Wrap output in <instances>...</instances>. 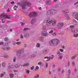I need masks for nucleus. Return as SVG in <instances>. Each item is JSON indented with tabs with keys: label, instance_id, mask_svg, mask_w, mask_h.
<instances>
[{
	"label": "nucleus",
	"instance_id": "c756f323",
	"mask_svg": "<svg viewBox=\"0 0 78 78\" xmlns=\"http://www.w3.org/2000/svg\"><path fill=\"white\" fill-rule=\"evenodd\" d=\"M41 46V44L39 43H37V45H36L37 47L38 48H39Z\"/></svg>",
	"mask_w": 78,
	"mask_h": 78
},
{
	"label": "nucleus",
	"instance_id": "6e6552de",
	"mask_svg": "<svg viewBox=\"0 0 78 78\" xmlns=\"http://www.w3.org/2000/svg\"><path fill=\"white\" fill-rule=\"evenodd\" d=\"M57 11L56 10L51 9V15H55Z\"/></svg>",
	"mask_w": 78,
	"mask_h": 78
},
{
	"label": "nucleus",
	"instance_id": "de8ad7c7",
	"mask_svg": "<svg viewBox=\"0 0 78 78\" xmlns=\"http://www.w3.org/2000/svg\"><path fill=\"white\" fill-rule=\"evenodd\" d=\"M75 62L73 61L72 63V65L73 66H75Z\"/></svg>",
	"mask_w": 78,
	"mask_h": 78
},
{
	"label": "nucleus",
	"instance_id": "3c124183",
	"mask_svg": "<svg viewBox=\"0 0 78 78\" xmlns=\"http://www.w3.org/2000/svg\"><path fill=\"white\" fill-rule=\"evenodd\" d=\"M25 23H23V22L21 23V25L22 26H23V25H25Z\"/></svg>",
	"mask_w": 78,
	"mask_h": 78
},
{
	"label": "nucleus",
	"instance_id": "2eb2a0df",
	"mask_svg": "<svg viewBox=\"0 0 78 78\" xmlns=\"http://www.w3.org/2000/svg\"><path fill=\"white\" fill-rule=\"evenodd\" d=\"M48 49H46L44 50L43 51V54H47V53H48Z\"/></svg>",
	"mask_w": 78,
	"mask_h": 78
},
{
	"label": "nucleus",
	"instance_id": "37998d69",
	"mask_svg": "<svg viewBox=\"0 0 78 78\" xmlns=\"http://www.w3.org/2000/svg\"><path fill=\"white\" fill-rule=\"evenodd\" d=\"M30 65V64L29 63H25V66H28Z\"/></svg>",
	"mask_w": 78,
	"mask_h": 78
},
{
	"label": "nucleus",
	"instance_id": "dca6fc26",
	"mask_svg": "<svg viewBox=\"0 0 78 78\" xmlns=\"http://www.w3.org/2000/svg\"><path fill=\"white\" fill-rule=\"evenodd\" d=\"M39 40L41 42H43L44 40V37H39Z\"/></svg>",
	"mask_w": 78,
	"mask_h": 78
},
{
	"label": "nucleus",
	"instance_id": "cd10ccee",
	"mask_svg": "<svg viewBox=\"0 0 78 78\" xmlns=\"http://www.w3.org/2000/svg\"><path fill=\"white\" fill-rule=\"evenodd\" d=\"M63 12H66V13H69V10H66L65 11H63Z\"/></svg>",
	"mask_w": 78,
	"mask_h": 78
},
{
	"label": "nucleus",
	"instance_id": "f704fd0d",
	"mask_svg": "<svg viewBox=\"0 0 78 78\" xmlns=\"http://www.w3.org/2000/svg\"><path fill=\"white\" fill-rule=\"evenodd\" d=\"M17 59V57H14L13 58V61L14 62H16V61Z\"/></svg>",
	"mask_w": 78,
	"mask_h": 78
},
{
	"label": "nucleus",
	"instance_id": "49530a36",
	"mask_svg": "<svg viewBox=\"0 0 78 78\" xmlns=\"http://www.w3.org/2000/svg\"><path fill=\"white\" fill-rule=\"evenodd\" d=\"M39 74H37V76H35L34 77V78H38L39 77Z\"/></svg>",
	"mask_w": 78,
	"mask_h": 78
},
{
	"label": "nucleus",
	"instance_id": "7c9ffc66",
	"mask_svg": "<svg viewBox=\"0 0 78 78\" xmlns=\"http://www.w3.org/2000/svg\"><path fill=\"white\" fill-rule=\"evenodd\" d=\"M17 8H18V6H16V5H15L14 6L13 8H14V10H16H16H17Z\"/></svg>",
	"mask_w": 78,
	"mask_h": 78
},
{
	"label": "nucleus",
	"instance_id": "412c9836",
	"mask_svg": "<svg viewBox=\"0 0 78 78\" xmlns=\"http://www.w3.org/2000/svg\"><path fill=\"white\" fill-rule=\"evenodd\" d=\"M5 74L6 73L5 72L2 73L1 74V78H2V77H3V76H4V75H5Z\"/></svg>",
	"mask_w": 78,
	"mask_h": 78
},
{
	"label": "nucleus",
	"instance_id": "052dcab7",
	"mask_svg": "<svg viewBox=\"0 0 78 78\" xmlns=\"http://www.w3.org/2000/svg\"><path fill=\"white\" fill-rule=\"evenodd\" d=\"M13 44L14 45H15L16 44V42H13Z\"/></svg>",
	"mask_w": 78,
	"mask_h": 78
},
{
	"label": "nucleus",
	"instance_id": "ddd939ff",
	"mask_svg": "<svg viewBox=\"0 0 78 78\" xmlns=\"http://www.w3.org/2000/svg\"><path fill=\"white\" fill-rule=\"evenodd\" d=\"M46 15H47L48 17L49 16H50L51 15V10H48L46 13Z\"/></svg>",
	"mask_w": 78,
	"mask_h": 78
},
{
	"label": "nucleus",
	"instance_id": "680f3d73",
	"mask_svg": "<svg viewBox=\"0 0 78 78\" xmlns=\"http://www.w3.org/2000/svg\"><path fill=\"white\" fill-rule=\"evenodd\" d=\"M46 67H48V63H46L45 64Z\"/></svg>",
	"mask_w": 78,
	"mask_h": 78
},
{
	"label": "nucleus",
	"instance_id": "c85d7f7f",
	"mask_svg": "<svg viewBox=\"0 0 78 78\" xmlns=\"http://www.w3.org/2000/svg\"><path fill=\"white\" fill-rule=\"evenodd\" d=\"M15 66L17 68V67H19V66H20V65L19 64V63H17L15 65Z\"/></svg>",
	"mask_w": 78,
	"mask_h": 78
},
{
	"label": "nucleus",
	"instance_id": "5701e85b",
	"mask_svg": "<svg viewBox=\"0 0 78 78\" xmlns=\"http://www.w3.org/2000/svg\"><path fill=\"white\" fill-rule=\"evenodd\" d=\"M30 35V34H28V33H26V34H25V35H24V36L25 37H26V38H28V37H29V35Z\"/></svg>",
	"mask_w": 78,
	"mask_h": 78
},
{
	"label": "nucleus",
	"instance_id": "6e6d98bb",
	"mask_svg": "<svg viewBox=\"0 0 78 78\" xmlns=\"http://www.w3.org/2000/svg\"><path fill=\"white\" fill-rule=\"evenodd\" d=\"M49 74L50 75H51V71H49Z\"/></svg>",
	"mask_w": 78,
	"mask_h": 78
},
{
	"label": "nucleus",
	"instance_id": "393cba45",
	"mask_svg": "<svg viewBox=\"0 0 78 78\" xmlns=\"http://www.w3.org/2000/svg\"><path fill=\"white\" fill-rule=\"evenodd\" d=\"M35 56H36V55L34 54H32L30 56V58H34V57H35Z\"/></svg>",
	"mask_w": 78,
	"mask_h": 78
},
{
	"label": "nucleus",
	"instance_id": "9d476101",
	"mask_svg": "<svg viewBox=\"0 0 78 78\" xmlns=\"http://www.w3.org/2000/svg\"><path fill=\"white\" fill-rule=\"evenodd\" d=\"M73 16L76 18H77L78 16V12H74L73 14Z\"/></svg>",
	"mask_w": 78,
	"mask_h": 78
},
{
	"label": "nucleus",
	"instance_id": "338daca9",
	"mask_svg": "<svg viewBox=\"0 0 78 78\" xmlns=\"http://www.w3.org/2000/svg\"><path fill=\"white\" fill-rule=\"evenodd\" d=\"M24 66H25V64H24L23 65H21V67H24Z\"/></svg>",
	"mask_w": 78,
	"mask_h": 78
},
{
	"label": "nucleus",
	"instance_id": "4c0bfd02",
	"mask_svg": "<svg viewBox=\"0 0 78 78\" xmlns=\"http://www.w3.org/2000/svg\"><path fill=\"white\" fill-rule=\"evenodd\" d=\"M53 6H54L53 7L54 8H57V7H58V6H57V5H54Z\"/></svg>",
	"mask_w": 78,
	"mask_h": 78
},
{
	"label": "nucleus",
	"instance_id": "aec40b11",
	"mask_svg": "<svg viewBox=\"0 0 78 78\" xmlns=\"http://www.w3.org/2000/svg\"><path fill=\"white\" fill-rule=\"evenodd\" d=\"M51 1L50 0H48L47 2H46V4L47 5H50V4H51Z\"/></svg>",
	"mask_w": 78,
	"mask_h": 78
},
{
	"label": "nucleus",
	"instance_id": "864d4df0",
	"mask_svg": "<svg viewBox=\"0 0 78 78\" xmlns=\"http://www.w3.org/2000/svg\"><path fill=\"white\" fill-rule=\"evenodd\" d=\"M55 24H56V22H55L53 23H52V26H54V25H55Z\"/></svg>",
	"mask_w": 78,
	"mask_h": 78
},
{
	"label": "nucleus",
	"instance_id": "39448f33",
	"mask_svg": "<svg viewBox=\"0 0 78 78\" xmlns=\"http://www.w3.org/2000/svg\"><path fill=\"white\" fill-rule=\"evenodd\" d=\"M12 17L11 15H6L5 14H1L0 16V19H9Z\"/></svg>",
	"mask_w": 78,
	"mask_h": 78
},
{
	"label": "nucleus",
	"instance_id": "f257e3e1",
	"mask_svg": "<svg viewBox=\"0 0 78 78\" xmlns=\"http://www.w3.org/2000/svg\"><path fill=\"white\" fill-rule=\"evenodd\" d=\"M60 43L59 40L57 39H54L50 40L49 44L50 46H57Z\"/></svg>",
	"mask_w": 78,
	"mask_h": 78
},
{
	"label": "nucleus",
	"instance_id": "f03ea898",
	"mask_svg": "<svg viewBox=\"0 0 78 78\" xmlns=\"http://www.w3.org/2000/svg\"><path fill=\"white\" fill-rule=\"evenodd\" d=\"M26 5H27L28 6H31V4L30 3V2H28V1H26L21 2L20 6L22 7L23 9H25L26 8Z\"/></svg>",
	"mask_w": 78,
	"mask_h": 78
},
{
	"label": "nucleus",
	"instance_id": "473e14b6",
	"mask_svg": "<svg viewBox=\"0 0 78 78\" xmlns=\"http://www.w3.org/2000/svg\"><path fill=\"white\" fill-rule=\"evenodd\" d=\"M4 40L5 41H8L9 40V39H8V38L6 37L4 38Z\"/></svg>",
	"mask_w": 78,
	"mask_h": 78
},
{
	"label": "nucleus",
	"instance_id": "b1692460",
	"mask_svg": "<svg viewBox=\"0 0 78 78\" xmlns=\"http://www.w3.org/2000/svg\"><path fill=\"white\" fill-rule=\"evenodd\" d=\"M65 17H66L67 19H70V17H69V16L68 14H65Z\"/></svg>",
	"mask_w": 78,
	"mask_h": 78
},
{
	"label": "nucleus",
	"instance_id": "a18cd8bd",
	"mask_svg": "<svg viewBox=\"0 0 78 78\" xmlns=\"http://www.w3.org/2000/svg\"><path fill=\"white\" fill-rule=\"evenodd\" d=\"M34 68V66H32L30 68V69H31V70H33Z\"/></svg>",
	"mask_w": 78,
	"mask_h": 78
},
{
	"label": "nucleus",
	"instance_id": "20e7f679",
	"mask_svg": "<svg viewBox=\"0 0 78 78\" xmlns=\"http://www.w3.org/2000/svg\"><path fill=\"white\" fill-rule=\"evenodd\" d=\"M23 52H24V49L22 48L19 50L18 53L17 54V55L19 59H22L23 58Z\"/></svg>",
	"mask_w": 78,
	"mask_h": 78
},
{
	"label": "nucleus",
	"instance_id": "13d9d810",
	"mask_svg": "<svg viewBox=\"0 0 78 78\" xmlns=\"http://www.w3.org/2000/svg\"><path fill=\"white\" fill-rule=\"evenodd\" d=\"M62 53H60V54H59L58 56H62Z\"/></svg>",
	"mask_w": 78,
	"mask_h": 78
},
{
	"label": "nucleus",
	"instance_id": "f8f14e48",
	"mask_svg": "<svg viewBox=\"0 0 78 78\" xmlns=\"http://www.w3.org/2000/svg\"><path fill=\"white\" fill-rule=\"evenodd\" d=\"M71 31L73 33H76L78 32V30L77 29L73 28L71 30Z\"/></svg>",
	"mask_w": 78,
	"mask_h": 78
},
{
	"label": "nucleus",
	"instance_id": "1a4fd4ad",
	"mask_svg": "<svg viewBox=\"0 0 78 78\" xmlns=\"http://www.w3.org/2000/svg\"><path fill=\"white\" fill-rule=\"evenodd\" d=\"M42 34L43 35V36H48V33L45 30H43L42 32Z\"/></svg>",
	"mask_w": 78,
	"mask_h": 78
},
{
	"label": "nucleus",
	"instance_id": "4be33fe9",
	"mask_svg": "<svg viewBox=\"0 0 78 78\" xmlns=\"http://www.w3.org/2000/svg\"><path fill=\"white\" fill-rule=\"evenodd\" d=\"M11 44V42L10 41H8L7 43H6L5 44V46H8L9 44Z\"/></svg>",
	"mask_w": 78,
	"mask_h": 78
},
{
	"label": "nucleus",
	"instance_id": "bf43d9fd",
	"mask_svg": "<svg viewBox=\"0 0 78 78\" xmlns=\"http://www.w3.org/2000/svg\"><path fill=\"white\" fill-rule=\"evenodd\" d=\"M74 72L75 73H76V72H77V69H75Z\"/></svg>",
	"mask_w": 78,
	"mask_h": 78
},
{
	"label": "nucleus",
	"instance_id": "ea45409f",
	"mask_svg": "<svg viewBox=\"0 0 78 78\" xmlns=\"http://www.w3.org/2000/svg\"><path fill=\"white\" fill-rule=\"evenodd\" d=\"M46 29V26H44L43 27V30H45Z\"/></svg>",
	"mask_w": 78,
	"mask_h": 78
},
{
	"label": "nucleus",
	"instance_id": "f3484780",
	"mask_svg": "<svg viewBox=\"0 0 78 78\" xmlns=\"http://www.w3.org/2000/svg\"><path fill=\"white\" fill-rule=\"evenodd\" d=\"M14 67V65L12 64H11L8 66V68L9 69H12Z\"/></svg>",
	"mask_w": 78,
	"mask_h": 78
},
{
	"label": "nucleus",
	"instance_id": "a19ab883",
	"mask_svg": "<svg viewBox=\"0 0 78 78\" xmlns=\"http://www.w3.org/2000/svg\"><path fill=\"white\" fill-rule=\"evenodd\" d=\"M4 57H5V58H7L8 57V56L7 55H4Z\"/></svg>",
	"mask_w": 78,
	"mask_h": 78
},
{
	"label": "nucleus",
	"instance_id": "e2e57ef3",
	"mask_svg": "<svg viewBox=\"0 0 78 78\" xmlns=\"http://www.w3.org/2000/svg\"><path fill=\"white\" fill-rule=\"evenodd\" d=\"M58 71L59 72H61V68H58Z\"/></svg>",
	"mask_w": 78,
	"mask_h": 78
},
{
	"label": "nucleus",
	"instance_id": "79ce46f5",
	"mask_svg": "<svg viewBox=\"0 0 78 78\" xmlns=\"http://www.w3.org/2000/svg\"><path fill=\"white\" fill-rule=\"evenodd\" d=\"M39 67L38 66H37L36 67V69H35V71H36L37 70L39 69ZM37 69V70H36Z\"/></svg>",
	"mask_w": 78,
	"mask_h": 78
},
{
	"label": "nucleus",
	"instance_id": "09e8293b",
	"mask_svg": "<svg viewBox=\"0 0 78 78\" xmlns=\"http://www.w3.org/2000/svg\"><path fill=\"white\" fill-rule=\"evenodd\" d=\"M20 38H21V39H23V36L22 34L21 35Z\"/></svg>",
	"mask_w": 78,
	"mask_h": 78
},
{
	"label": "nucleus",
	"instance_id": "6ab92c4d",
	"mask_svg": "<svg viewBox=\"0 0 78 78\" xmlns=\"http://www.w3.org/2000/svg\"><path fill=\"white\" fill-rule=\"evenodd\" d=\"M36 22V19H33L31 21V23L32 24H33L34 23H35Z\"/></svg>",
	"mask_w": 78,
	"mask_h": 78
},
{
	"label": "nucleus",
	"instance_id": "bb28decb",
	"mask_svg": "<svg viewBox=\"0 0 78 78\" xmlns=\"http://www.w3.org/2000/svg\"><path fill=\"white\" fill-rule=\"evenodd\" d=\"M10 77V78H13L14 75L12 73H10L9 74Z\"/></svg>",
	"mask_w": 78,
	"mask_h": 78
},
{
	"label": "nucleus",
	"instance_id": "0e129e2a",
	"mask_svg": "<svg viewBox=\"0 0 78 78\" xmlns=\"http://www.w3.org/2000/svg\"><path fill=\"white\" fill-rule=\"evenodd\" d=\"M3 42H0V45H3Z\"/></svg>",
	"mask_w": 78,
	"mask_h": 78
},
{
	"label": "nucleus",
	"instance_id": "a211bd4d",
	"mask_svg": "<svg viewBox=\"0 0 78 78\" xmlns=\"http://www.w3.org/2000/svg\"><path fill=\"white\" fill-rule=\"evenodd\" d=\"M78 54H76L74 56H73L72 57H71V59H74L78 56Z\"/></svg>",
	"mask_w": 78,
	"mask_h": 78
},
{
	"label": "nucleus",
	"instance_id": "2f4dec72",
	"mask_svg": "<svg viewBox=\"0 0 78 78\" xmlns=\"http://www.w3.org/2000/svg\"><path fill=\"white\" fill-rule=\"evenodd\" d=\"M29 30V29L28 28H25L24 30V31H28V30Z\"/></svg>",
	"mask_w": 78,
	"mask_h": 78
},
{
	"label": "nucleus",
	"instance_id": "423d86ee",
	"mask_svg": "<svg viewBox=\"0 0 78 78\" xmlns=\"http://www.w3.org/2000/svg\"><path fill=\"white\" fill-rule=\"evenodd\" d=\"M44 22H47V25H49L51 23H53V22H54V20L50 19L49 18H46L44 21Z\"/></svg>",
	"mask_w": 78,
	"mask_h": 78
},
{
	"label": "nucleus",
	"instance_id": "c9c22d12",
	"mask_svg": "<svg viewBox=\"0 0 78 78\" xmlns=\"http://www.w3.org/2000/svg\"><path fill=\"white\" fill-rule=\"evenodd\" d=\"M42 62H40L38 63V65H42Z\"/></svg>",
	"mask_w": 78,
	"mask_h": 78
},
{
	"label": "nucleus",
	"instance_id": "603ef678",
	"mask_svg": "<svg viewBox=\"0 0 78 78\" xmlns=\"http://www.w3.org/2000/svg\"><path fill=\"white\" fill-rule=\"evenodd\" d=\"M52 35L53 36H56V33L55 32H54L53 34H52Z\"/></svg>",
	"mask_w": 78,
	"mask_h": 78
},
{
	"label": "nucleus",
	"instance_id": "9b49d317",
	"mask_svg": "<svg viewBox=\"0 0 78 78\" xmlns=\"http://www.w3.org/2000/svg\"><path fill=\"white\" fill-rule=\"evenodd\" d=\"M11 48L10 47H6V48H5L4 47H2V50H4L5 51H8V50H9Z\"/></svg>",
	"mask_w": 78,
	"mask_h": 78
},
{
	"label": "nucleus",
	"instance_id": "72a5a7b5",
	"mask_svg": "<svg viewBox=\"0 0 78 78\" xmlns=\"http://www.w3.org/2000/svg\"><path fill=\"white\" fill-rule=\"evenodd\" d=\"M74 36L75 37H77L78 36V34H74Z\"/></svg>",
	"mask_w": 78,
	"mask_h": 78
},
{
	"label": "nucleus",
	"instance_id": "58836bf2",
	"mask_svg": "<svg viewBox=\"0 0 78 78\" xmlns=\"http://www.w3.org/2000/svg\"><path fill=\"white\" fill-rule=\"evenodd\" d=\"M21 44V43L20 42H18L16 43L17 45H20Z\"/></svg>",
	"mask_w": 78,
	"mask_h": 78
},
{
	"label": "nucleus",
	"instance_id": "c03bdc74",
	"mask_svg": "<svg viewBox=\"0 0 78 78\" xmlns=\"http://www.w3.org/2000/svg\"><path fill=\"white\" fill-rule=\"evenodd\" d=\"M1 20L2 21V23H5V20H4L3 19H2Z\"/></svg>",
	"mask_w": 78,
	"mask_h": 78
},
{
	"label": "nucleus",
	"instance_id": "774afa93",
	"mask_svg": "<svg viewBox=\"0 0 78 78\" xmlns=\"http://www.w3.org/2000/svg\"><path fill=\"white\" fill-rule=\"evenodd\" d=\"M14 72H15V73H16V72H17L18 71L17 70H14Z\"/></svg>",
	"mask_w": 78,
	"mask_h": 78
},
{
	"label": "nucleus",
	"instance_id": "7ed1b4c3",
	"mask_svg": "<svg viewBox=\"0 0 78 78\" xmlns=\"http://www.w3.org/2000/svg\"><path fill=\"white\" fill-rule=\"evenodd\" d=\"M23 52H24V49L22 48L19 50L18 53L17 54V55L19 59H22L23 58Z\"/></svg>",
	"mask_w": 78,
	"mask_h": 78
},
{
	"label": "nucleus",
	"instance_id": "4d7b16f0",
	"mask_svg": "<svg viewBox=\"0 0 78 78\" xmlns=\"http://www.w3.org/2000/svg\"><path fill=\"white\" fill-rule=\"evenodd\" d=\"M75 27V26H73V25H71L70 26V27L71 28H73V27Z\"/></svg>",
	"mask_w": 78,
	"mask_h": 78
},
{
	"label": "nucleus",
	"instance_id": "0eeeda50",
	"mask_svg": "<svg viewBox=\"0 0 78 78\" xmlns=\"http://www.w3.org/2000/svg\"><path fill=\"white\" fill-rule=\"evenodd\" d=\"M37 16V13L35 12H33L30 13L29 14V16L30 18H34Z\"/></svg>",
	"mask_w": 78,
	"mask_h": 78
},
{
	"label": "nucleus",
	"instance_id": "5fc2aeb1",
	"mask_svg": "<svg viewBox=\"0 0 78 78\" xmlns=\"http://www.w3.org/2000/svg\"><path fill=\"white\" fill-rule=\"evenodd\" d=\"M63 57V56H60V59H62V57Z\"/></svg>",
	"mask_w": 78,
	"mask_h": 78
},
{
	"label": "nucleus",
	"instance_id": "a878e982",
	"mask_svg": "<svg viewBox=\"0 0 78 78\" xmlns=\"http://www.w3.org/2000/svg\"><path fill=\"white\" fill-rule=\"evenodd\" d=\"M25 71H26V73L28 74H29L30 72V70H28L27 69H25Z\"/></svg>",
	"mask_w": 78,
	"mask_h": 78
},
{
	"label": "nucleus",
	"instance_id": "69168bd1",
	"mask_svg": "<svg viewBox=\"0 0 78 78\" xmlns=\"http://www.w3.org/2000/svg\"><path fill=\"white\" fill-rule=\"evenodd\" d=\"M10 3L11 4H14V1H12V2H10Z\"/></svg>",
	"mask_w": 78,
	"mask_h": 78
},
{
	"label": "nucleus",
	"instance_id": "8fccbe9b",
	"mask_svg": "<svg viewBox=\"0 0 78 78\" xmlns=\"http://www.w3.org/2000/svg\"><path fill=\"white\" fill-rule=\"evenodd\" d=\"M59 50L61 52H63V51H64V50L61 49H60Z\"/></svg>",
	"mask_w": 78,
	"mask_h": 78
},
{
	"label": "nucleus",
	"instance_id": "4468645a",
	"mask_svg": "<svg viewBox=\"0 0 78 78\" xmlns=\"http://www.w3.org/2000/svg\"><path fill=\"white\" fill-rule=\"evenodd\" d=\"M64 25V23H58L57 25L58 27H63Z\"/></svg>",
	"mask_w": 78,
	"mask_h": 78
},
{
	"label": "nucleus",
	"instance_id": "e433bc0d",
	"mask_svg": "<svg viewBox=\"0 0 78 78\" xmlns=\"http://www.w3.org/2000/svg\"><path fill=\"white\" fill-rule=\"evenodd\" d=\"M2 66L3 67H5V63L4 62L2 64Z\"/></svg>",
	"mask_w": 78,
	"mask_h": 78
}]
</instances>
